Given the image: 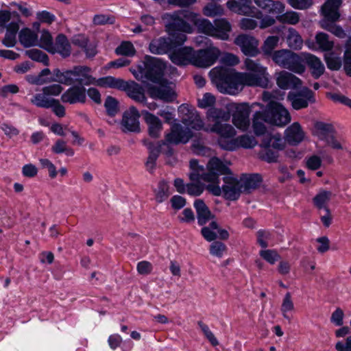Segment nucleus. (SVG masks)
<instances>
[{"instance_id":"52","label":"nucleus","mask_w":351,"mask_h":351,"mask_svg":"<svg viewBox=\"0 0 351 351\" xmlns=\"http://www.w3.org/2000/svg\"><path fill=\"white\" fill-rule=\"evenodd\" d=\"M118 104V101L115 98L111 96H108L106 97L104 102V107L106 108L108 115L114 117L116 114H117L119 112Z\"/></svg>"},{"instance_id":"64","label":"nucleus","mask_w":351,"mask_h":351,"mask_svg":"<svg viewBox=\"0 0 351 351\" xmlns=\"http://www.w3.org/2000/svg\"><path fill=\"white\" fill-rule=\"evenodd\" d=\"M261 158L268 162H274L278 158V151H274L270 147H265V150L261 154Z\"/></svg>"},{"instance_id":"10","label":"nucleus","mask_w":351,"mask_h":351,"mask_svg":"<svg viewBox=\"0 0 351 351\" xmlns=\"http://www.w3.org/2000/svg\"><path fill=\"white\" fill-rule=\"evenodd\" d=\"M192 64L201 68H206L213 65L218 59L220 51L215 47L193 51Z\"/></svg>"},{"instance_id":"15","label":"nucleus","mask_w":351,"mask_h":351,"mask_svg":"<svg viewBox=\"0 0 351 351\" xmlns=\"http://www.w3.org/2000/svg\"><path fill=\"white\" fill-rule=\"evenodd\" d=\"M223 182L224 184L221 190L224 197L232 201L237 199L243 192L240 181L231 176H226L223 178Z\"/></svg>"},{"instance_id":"63","label":"nucleus","mask_w":351,"mask_h":351,"mask_svg":"<svg viewBox=\"0 0 351 351\" xmlns=\"http://www.w3.org/2000/svg\"><path fill=\"white\" fill-rule=\"evenodd\" d=\"M288 3L294 9L306 10L313 4V0H287Z\"/></svg>"},{"instance_id":"21","label":"nucleus","mask_w":351,"mask_h":351,"mask_svg":"<svg viewBox=\"0 0 351 351\" xmlns=\"http://www.w3.org/2000/svg\"><path fill=\"white\" fill-rule=\"evenodd\" d=\"M193 51V48L184 47L171 53L169 58L174 64L179 66L192 64Z\"/></svg>"},{"instance_id":"24","label":"nucleus","mask_w":351,"mask_h":351,"mask_svg":"<svg viewBox=\"0 0 351 351\" xmlns=\"http://www.w3.org/2000/svg\"><path fill=\"white\" fill-rule=\"evenodd\" d=\"M142 114L144 116V119L148 125L149 135L154 138H158L162 129L161 121L158 117L146 110H143Z\"/></svg>"},{"instance_id":"57","label":"nucleus","mask_w":351,"mask_h":351,"mask_svg":"<svg viewBox=\"0 0 351 351\" xmlns=\"http://www.w3.org/2000/svg\"><path fill=\"white\" fill-rule=\"evenodd\" d=\"M204 14L210 17H214L223 14V8L216 3H209L204 8Z\"/></svg>"},{"instance_id":"38","label":"nucleus","mask_w":351,"mask_h":351,"mask_svg":"<svg viewBox=\"0 0 351 351\" xmlns=\"http://www.w3.org/2000/svg\"><path fill=\"white\" fill-rule=\"evenodd\" d=\"M55 77L49 79V82H56L65 85H71L74 83L73 69L62 72L60 69H56L53 71Z\"/></svg>"},{"instance_id":"7","label":"nucleus","mask_w":351,"mask_h":351,"mask_svg":"<svg viewBox=\"0 0 351 351\" xmlns=\"http://www.w3.org/2000/svg\"><path fill=\"white\" fill-rule=\"evenodd\" d=\"M272 60L280 66L294 73L302 74L305 71L302 58L295 53L287 49L276 51L272 55Z\"/></svg>"},{"instance_id":"8","label":"nucleus","mask_w":351,"mask_h":351,"mask_svg":"<svg viewBox=\"0 0 351 351\" xmlns=\"http://www.w3.org/2000/svg\"><path fill=\"white\" fill-rule=\"evenodd\" d=\"M267 116V123L284 127L291 122L289 111L280 103L271 101L264 110Z\"/></svg>"},{"instance_id":"55","label":"nucleus","mask_w":351,"mask_h":351,"mask_svg":"<svg viewBox=\"0 0 351 351\" xmlns=\"http://www.w3.org/2000/svg\"><path fill=\"white\" fill-rule=\"evenodd\" d=\"M213 241L210 246V253L213 256L221 258L227 250L226 245L221 241Z\"/></svg>"},{"instance_id":"31","label":"nucleus","mask_w":351,"mask_h":351,"mask_svg":"<svg viewBox=\"0 0 351 351\" xmlns=\"http://www.w3.org/2000/svg\"><path fill=\"white\" fill-rule=\"evenodd\" d=\"M239 181L243 192L250 193L252 190H254L260 186L262 178L261 175L257 173L243 175Z\"/></svg>"},{"instance_id":"2","label":"nucleus","mask_w":351,"mask_h":351,"mask_svg":"<svg viewBox=\"0 0 351 351\" xmlns=\"http://www.w3.org/2000/svg\"><path fill=\"white\" fill-rule=\"evenodd\" d=\"M341 3V0H327L322 5L320 12L323 18L319 21V25L335 36L344 38L346 37V32L335 24L340 17L339 8Z\"/></svg>"},{"instance_id":"35","label":"nucleus","mask_w":351,"mask_h":351,"mask_svg":"<svg viewBox=\"0 0 351 351\" xmlns=\"http://www.w3.org/2000/svg\"><path fill=\"white\" fill-rule=\"evenodd\" d=\"M252 0H231L228 1V8L241 14H249L252 13Z\"/></svg>"},{"instance_id":"39","label":"nucleus","mask_w":351,"mask_h":351,"mask_svg":"<svg viewBox=\"0 0 351 351\" xmlns=\"http://www.w3.org/2000/svg\"><path fill=\"white\" fill-rule=\"evenodd\" d=\"M155 199L160 204L168 199L171 193L168 182L164 180H160L154 190Z\"/></svg>"},{"instance_id":"40","label":"nucleus","mask_w":351,"mask_h":351,"mask_svg":"<svg viewBox=\"0 0 351 351\" xmlns=\"http://www.w3.org/2000/svg\"><path fill=\"white\" fill-rule=\"evenodd\" d=\"M31 103L38 108H50L55 102V99L49 97L42 91L37 93L31 99Z\"/></svg>"},{"instance_id":"62","label":"nucleus","mask_w":351,"mask_h":351,"mask_svg":"<svg viewBox=\"0 0 351 351\" xmlns=\"http://www.w3.org/2000/svg\"><path fill=\"white\" fill-rule=\"evenodd\" d=\"M178 130V140L179 143H186L193 136V133L189 128H183L180 124H176Z\"/></svg>"},{"instance_id":"20","label":"nucleus","mask_w":351,"mask_h":351,"mask_svg":"<svg viewBox=\"0 0 351 351\" xmlns=\"http://www.w3.org/2000/svg\"><path fill=\"white\" fill-rule=\"evenodd\" d=\"M276 75V84L282 89H295L302 84L300 79L287 71H280Z\"/></svg>"},{"instance_id":"12","label":"nucleus","mask_w":351,"mask_h":351,"mask_svg":"<svg viewBox=\"0 0 351 351\" xmlns=\"http://www.w3.org/2000/svg\"><path fill=\"white\" fill-rule=\"evenodd\" d=\"M287 99L291 101V106L295 110L307 108L308 103L315 101L313 92L308 88H304L298 93H289Z\"/></svg>"},{"instance_id":"56","label":"nucleus","mask_w":351,"mask_h":351,"mask_svg":"<svg viewBox=\"0 0 351 351\" xmlns=\"http://www.w3.org/2000/svg\"><path fill=\"white\" fill-rule=\"evenodd\" d=\"M115 51L118 55L132 56L135 53V49L130 42H123Z\"/></svg>"},{"instance_id":"49","label":"nucleus","mask_w":351,"mask_h":351,"mask_svg":"<svg viewBox=\"0 0 351 351\" xmlns=\"http://www.w3.org/2000/svg\"><path fill=\"white\" fill-rule=\"evenodd\" d=\"M25 55L34 61L42 62L45 65L49 64L47 55L39 49H32L27 50L25 51Z\"/></svg>"},{"instance_id":"60","label":"nucleus","mask_w":351,"mask_h":351,"mask_svg":"<svg viewBox=\"0 0 351 351\" xmlns=\"http://www.w3.org/2000/svg\"><path fill=\"white\" fill-rule=\"evenodd\" d=\"M280 21L291 25H295L300 21V14L294 11H289L280 16Z\"/></svg>"},{"instance_id":"45","label":"nucleus","mask_w":351,"mask_h":351,"mask_svg":"<svg viewBox=\"0 0 351 351\" xmlns=\"http://www.w3.org/2000/svg\"><path fill=\"white\" fill-rule=\"evenodd\" d=\"M331 197V192L322 191L317 193L313 198V203L318 209H328L327 204Z\"/></svg>"},{"instance_id":"34","label":"nucleus","mask_w":351,"mask_h":351,"mask_svg":"<svg viewBox=\"0 0 351 351\" xmlns=\"http://www.w3.org/2000/svg\"><path fill=\"white\" fill-rule=\"evenodd\" d=\"M190 173H189V178L191 181H198L202 180L206 182L205 179V175L206 171H205L204 167L200 165L199 162L196 159H191L189 162Z\"/></svg>"},{"instance_id":"33","label":"nucleus","mask_w":351,"mask_h":351,"mask_svg":"<svg viewBox=\"0 0 351 351\" xmlns=\"http://www.w3.org/2000/svg\"><path fill=\"white\" fill-rule=\"evenodd\" d=\"M255 4L267 13L278 14L284 11L285 6L280 1L272 0H254Z\"/></svg>"},{"instance_id":"14","label":"nucleus","mask_w":351,"mask_h":351,"mask_svg":"<svg viewBox=\"0 0 351 351\" xmlns=\"http://www.w3.org/2000/svg\"><path fill=\"white\" fill-rule=\"evenodd\" d=\"M158 86H151L148 88L149 96L153 99H158L166 102H171L176 98L173 90L167 84V80H162L158 82Z\"/></svg>"},{"instance_id":"4","label":"nucleus","mask_w":351,"mask_h":351,"mask_svg":"<svg viewBox=\"0 0 351 351\" xmlns=\"http://www.w3.org/2000/svg\"><path fill=\"white\" fill-rule=\"evenodd\" d=\"M194 25L199 32L215 37L223 40L229 38V33L232 30L230 23L226 19H217L213 24L210 21L197 16L193 19Z\"/></svg>"},{"instance_id":"59","label":"nucleus","mask_w":351,"mask_h":351,"mask_svg":"<svg viewBox=\"0 0 351 351\" xmlns=\"http://www.w3.org/2000/svg\"><path fill=\"white\" fill-rule=\"evenodd\" d=\"M53 45V38L47 31H43L40 39L39 46L50 52Z\"/></svg>"},{"instance_id":"27","label":"nucleus","mask_w":351,"mask_h":351,"mask_svg":"<svg viewBox=\"0 0 351 351\" xmlns=\"http://www.w3.org/2000/svg\"><path fill=\"white\" fill-rule=\"evenodd\" d=\"M194 207L196 210L197 222L199 226L205 225L210 220L211 221H214L215 216L202 199H196L194 202Z\"/></svg>"},{"instance_id":"5","label":"nucleus","mask_w":351,"mask_h":351,"mask_svg":"<svg viewBox=\"0 0 351 351\" xmlns=\"http://www.w3.org/2000/svg\"><path fill=\"white\" fill-rule=\"evenodd\" d=\"M166 30L178 45H182L186 40V33L192 32L191 26L181 16L180 13H166L162 16Z\"/></svg>"},{"instance_id":"18","label":"nucleus","mask_w":351,"mask_h":351,"mask_svg":"<svg viewBox=\"0 0 351 351\" xmlns=\"http://www.w3.org/2000/svg\"><path fill=\"white\" fill-rule=\"evenodd\" d=\"M138 110L134 106H131L123 113L121 124L130 132H140V125L138 119L140 117Z\"/></svg>"},{"instance_id":"26","label":"nucleus","mask_w":351,"mask_h":351,"mask_svg":"<svg viewBox=\"0 0 351 351\" xmlns=\"http://www.w3.org/2000/svg\"><path fill=\"white\" fill-rule=\"evenodd\" d=\"M207 132H214L219 135V138H231L236 135V130L230 124L217 123L204 128Z\"/></svg>"},{"instance_id":"29","label":"nucleus","mask_w":351,"mask_h":351,"mask_svg":"<svg viewBox=\"0 0 351 351\" xmlns=\"http://www.w3.org/2000/svg\"><path fill=\"white\" fill-rule=\"evenodd\" d=\"M304 60L314 78L318 79L324 74L325 66L319 58L313 54L307 53L304 56Z\"/></svg>"},{"instance_id":"37","label":"nucleus","mask_w":351,"mask_h":351,"mask_svg":"<svg viewBox=\"0 0 351 351\" xmlns=\"http://www.w3.org/2000/svg\"><path fill=\"white\" fill-rule=\"evenodd\" d=\"M206 118L214 123L226 122L230 119V114L221 108H210L206 112Z\"/></svg>"},{"instance_id":"17","label":"nucleus","mask_w":351,"mask_h":351,"mask_svg":"<svg viewBox=\"0 0 351 351\" xmlns=\"http://www.w3.org/2000/svg\"><path fill=\"white\" fill-rule=\"evenodd\" d=\"M201 233L208 241H215L217 237L222 240H227L229 238L228 231L220 228L216 221H212L208 226L203 227Z\"/></svg>"},{"instance_id":"13","label":"nucleus","mask_w":351,"mask_h":351,"mask_svg":"<svg viewBox=\"0 0 351 351\" xmlns=\"http://www.w3.org/2000/svg\"><path fill=\"white\" fill-rule=\"evenodd\" d=\"M234 44L239 46L241 51L248 56H256L259 53L258 41L254 36L242 34L234 40Z\"/></svg>"},{"instance_id":"11","label":"nucleus","mask_w":351,"mask_h":351,"mask_svg":"<svg viewBox=\"0 0 351 351\" xmlns=\"http://www.w3.org/2000/svg\"><path fill=\"white\" fill-rule=\"evenodd\" d=\"M234 111L232 114V123L239 130L246 131L250 127V114L251 109L247 104H234Z\"/></svg>"},{"instance_id":"22","label":"nucleus","mask_w":351,"mask_h":351,"mask_svg":"<svg viewBox=\"0 0 351 351\" xmlns=\"http://www.w3.org/2000/svg\"><path fill=\"white\" fill-rule=\"evenodd\" d=\"M91 69L86 66H76L73 67L74 83L79 86H88L96 84V79L89 74Z\"/></svg>"},{"instance_id":"46","label":"nucleus","mask_w":351,"mask_h":351,"mask_svg":"<svg viewBox=\"0 0 351 351\" xmlns=\"http://www.w3.org/2000/svg\"><path fill=\"white\" fill-rule=\"evenodd\" d=\"M186 193L194 197L199 196L205 189L206 190V185L201 182L200 180L191 181L189 183L186 184Z\"/></svg>"},{"instance_id":"9","label":"nucleus","mask_w":351,"mask_h":351,"mask_svg":"<svg viewBox=\"0 0 351 351\" xmlns=\"http://www.w3.org/2000/svg\"><path fill=\"white\" fill-rule=\"evenodd\" d=\"M144 144L149 150V156L145 162L147 170L152 173L156 167V162L160 153L164 154L167 157L173 155V149L166 141H160L154 144L151 142L144 141Z\"/></svg>"},{"instance_id":"61","label":"nucleus","mask_w":351,"mask_h":351,"mask_svg":"<svg viewBox=\"0 0 351 351\" xmlns=\"http://www.w3.org/2000/svg\"><path fill=\"white\" fill-rule=\"evenodd\" d=\"M351 38H349L346 43V50L344 53V70L348 76H351V48L350 46V41Z\"/></svg>"},{"instance_id":"53","label":"nucleus","mask_w":351,"mask_h":351,"mask_svg":"<svg viewBox=\"0 0 351 351\" xmlns=\"http://www.w3.org/2000/svg\"><path fill=\"white\" fill-rule=\"evenodd\" d=\"M260 256L271 265L275 264L280 259V254L275 250H263L259 252Z\"/></svg>"},{"instance_id":"50","label":"nucleus","mask_w":351,"mask_h":351,"mask_svg":"<svg viewBox=\"0 0 351 351\" xmlns=\"http://www.w3.org/2000/svg\"><path fill=\"white\" fill-rule=\"evenodd\" d=\"M51 150L55 154L65 153L67 156H72L74 155V151L72 148L66 145V141L58 139L51 147Z\"/></svg>"},{"instance_id":"16","label":"nucleus","mask_w":351,"mask_h":351,"mask_svg":"<svg viewBox=\"0 0 351 351\" xmlns=\"http://www.w3.org/2000/svg\"><path fill=\"white\" fill-rule=\"evenodd\" d=\"M61 100L70 104H84L86 101V88L79 85L73 86L62 95Z\"/></svg>"},{"instance_id":"44","label":"nucleus","mask_w":351,"mask_h":351,"mask_svg":"<svg viewBox=\"0 0 351 351\" xmlns=\"http://www.w3.org/2000/svg\"><path fill=\"white\" fill-rule=\"evenodd\" d=\"M262 144L265 147H272L277 150H282L285 146V142L279 134L265 137Z\"/></svg>"},{"instance_id":"43","label":"nucleus","mask_w":351,"mask_h":351,"mask_svg":"<svg viewBox=\"0 0 351 351\" xmlns=\"http://www.w3.org/2000/svg\"><path fill=\"white\" fill-rule=\"evenodd\" d=\"M315 41L320 49L328 51L332 49L334 43L330 40L329 36L324 32H319L315 36Z\"/></svg>"},{"instance_id":"58","label":"nucleus","mask_w":351,"mask_h":351,"mask_svg":"<svg viewBox=\"0 0 351 351\" xmlns=\"http://www.w3.org/2000/svg\"><path fill=\"white\" fill-rule=\"evenodd\" d=\"M199 327L200 328L202 332L204 333L206 338L210 341V343L213 346H216L219 344V341L217 338L215 337L214 334L211 332L208 325L204 324L202 321H199L197 322Z\"/></svg>"},{"instance_id":"51","label":"nucleus","mask_w":351,"mask_h":351,"mask_svg":"<svg viewBox=\"0 0 351 351\" xmlns=\"http://www.w3.org/2000/svg\"><path fill=\"white\" fill-rule=\"evenodd\" d=\"M235 145L244 147V148H252L257 145V141L252 136L247 134L241 135L234 139Z\"/></svg>"},{"instance_id":"1","label":"nucleus","mask_w":351,"mask_h":351,"mask_svg":"<svg viewBox=\"0 0 351 351\" xmlns=\"http://www.w3.org/2000/svg\"><path fill=\"white\" fill-rule=\"evenodd\" d=\"M244 68L248 72H237L234 69L215 67L210 74L219 91L229 95H236L245 86L266 88L269 84L267 67L258 60L245 58Z\"/></svg>"},{"instance_id":"30","label":"nucleus","mask_w":351,"mask_h":351,"mask_svg":"<svg viewBox=\"0 0 351 351\" xmlns=\"http://www.w3.org/2000/svg\"><path fill=\"white\" fill-rule=\"evenodd\" d=\"M267 116L264 110L256 112L252 117V127L254 133L259 136L265 134L267 132Z\"/></svg>"},{"instance_id":"32","label":"nucleus","mask_w":351,"mask_h":351,"mask_svg":"<svg viewBox=\"0 0 351 351\" xmlns=\"http://www.w3.org/2000/svg\"><path fill=\"white\" fill-rule=\"evenodd\" d=\"M19 40L24 47L36 46L38 45V34L29 28H23L19 32Z\"/></svg>"},{"instance_id":"42","label":"nucleus","mask_w":351,"mask_h":351,"mask_svg":"<svg viewBox=\"0 0 351 351\" xmlns=\"http://www.w3.org/2000/svg\"><path fill=\"white\" fill-rule=\"evenodd\" d=\"M125 81L121 79L115 78L112 76H107L101 77L98 80H96V84L98 86L103 87L114 88L118 89H122Z\"/></svg>"},{"instance_id":"48","label":"nucleus","mask_w":351,"mask_h":351,"mask_svg":"<svg viewBox=\"0 0 351 351\" xmlns=\"http://www.w3.org/2000/svg\"><path fill=\"white\" fill-rule=\"evenodd\" d=\"M315 129L317 135L321 139H326L333 132V127L331 124L322 121H317L315 123Z\"/></svg>"},{"instance_id":"28","label":"nucleus","mask_w":351,"mask_h":351,"mask_svg":"<svg viewBox=\"0 0 351 351\" xmlns=\"http://www.w3.org/2000/svg\"><path fill=\"white\" fill-rule=\"evenodd\" d=\"M50 53L60 54L62 58H67L71 53V46L69 40L64 34H59L56 38L55 43L51 49Z\"/></svg>"},{"instance_id":"41","label":"nucleus","mask_w":351,"mask_h":351,"mask_svg":"<svg viewBox=\"0 0 351 351\" xmlns=\"http://www.w3.org/2000/svg\"><path fill=\"white\" fill-rule=\"evenodd\" d=\"M288 46L293 49H300L303 45V40L298 32L293 28L288 29L286 36Z\"/></svg>"},{"instance_id":"25","label":"nucleus","mask_w":351,"mask_h":351,"mask_svg":"<svg viewBox=\"0 0 351 351\" xmlns=\"http://www.w3.org/2000/svg\"><path fill=\"white\" fill-rule=\"evenodd\" d=\"M121 90L127 92L128 95L138 103H145L147 98L143 88L135 82H125Z\"/></svg>"},{"instance_id":"19","label":"nucleus","mask_w":351,"mask_h":351,"mask_svg":"<svg viewBox=\"0 0 351 351\" xmlns=\"http://www.w3.org/2000/svg\"><path fill=\"white\" fill-rule=\"evenodd\" d=\"M178 45L176 44L171 37H160L153 39L149 45L151 53L154 54H165L170 51Z\"/></svg>"},{"instance_id":"36","label":"nucleus","mask_w":351,"mask_h":351,"mask_svg":"<svg viewBox=\"0 0 351 351\" xmlns=\"http://www.w3.org/2000/svg\"><path fill=\"white\" fill-rule=\"evenodd\" d=\"M188 114L186 117L183 119V123L186 125L191 126L195 130H204V127L203 120L201 119L199 113L195 110H187Z\"/></svg>"},{"instance_id":"23","label":"nucleus","mask_w":351,"mask_h":351,"mask_svg":"<svg viewBox=\"0 0 351 351\" xmlns=\"http://www.w3.org/2000/svg\"><path fill=\"white\" fill-rule=\"evenodd\" d=\"M304 136L305 133L298 122L292 123L285 132V140L289 144L292 145H296L301 143L304 140Z\"/></svg>"},{"instance_id":"54","label":"nucleus","mask_w":351,"mask_h":351,"mask_svg":"<svg viewBox=\"0 0 351 351\" xmlns=\"http://www.w3.org/2000/svg\"><path fill=\"white\" fill-rule=\"evenodd\" d=\"M279 38L278 36H269L264 42L262 46V50L266 55L271 54L273 50L276 47Z\"/></svg>"},{"instance_id":"3","label":"nucleus","mask_w":351,"mask_h":351,"mask_svg":"<svg viewBox=\"0 0 351 351\" xmlns=\"http://www.w3.org/2000/svg\"><path fill=\"white\" fill-rule=\"evenodd\" d=\"M165 69V65L158 58L146 56L142 65H139L138 71L133 74L137 80L143 83L147 81L157 83L163 80Z\"/></svg>"},{"instance_id":"6","label":"nucleus","mask_w":351,"mask_h":351,"mask_svg":"<svg viewBox=\"0 0 351 351\" xmlns=\"http://www.w3.org/2000/svg\"><path fill=\"white\" fill-rule=\"evenodd\" d=\"M206 175L205 179L208 184L206 190L215 196H220L221 190L219 186V176L230 173V169L217 157L210 158L206 165Z\"/></svg>"},{"instance_id":"47","label":"nucleus","mask_w":351,"mask_h":351,"mask_svg":"<svg viewBox=\"0 0 351 351\" xmlns=\"http://www.w3.org/2000/svg\"><path fill=\"white\" fill-rule=\"evenodd\" d=\"M294 308V304L291 298V295L289 292H287L283 298L280 308L283 317L291 321L289 313L293 311Z\"/></svg>"}]
</instances>
